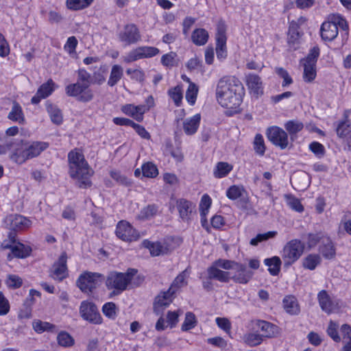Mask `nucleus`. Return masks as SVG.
Instances as JSON below:
<instances>
[{"label": "nucleus", "mask_w": 351, "mask_h": 351, "mask_svg": "<svg viewBox=\"0 0 351 351\" xmlns=\"http://www.w3.org/2000/svg\"><path fill=\"white\" fill-rule=\"evenodd\" d=\"M317 300L321 309L327 314H330L337 307L325 290H322L318 293Z\"/></svg>", "instance_id": "nucleus-20"}, {"label": "nucleus", "mask_w": 351, "mask_h": 351, "mask_svg": "<svg viewBox=\"0 0 351 351\" xmlns=\"http://www.w3.org/2000/svg\"><path fill=\"white\" fill-rule=\"evenodd\" d=\"M46 108L52 122L56 124H60L62 122V115L60 110L53 104L49 103L46 104Z\"/></svg>", "instance_id": "nucleus-38"}, {"label": "nucleus", "mask_w": 351, "mask_h": 351, "mask_svg": "<svg viewBox=\"0 0 351 351\" xmlns=\"http://www.w3.org/2000/svg\"><path fill=\"white\" fill-rule=\"evenodd\" d=\"M322 258L319 254H310L303 259L302 265L309 270L315 269L321 263Z\"/></svg>", "instance_id": "nucleus-31"}, {"label": "nucleus", "mask_w": 351, "mask_h": 351, "mask_svg": "<svg viewBox=\"0 0 351 351\" xmlns=\"http://www.w3.org/2000/svg\"><path fill=\"white\" fill-rule=\"evenodd\" d=\"M245 189L242 186L232 185L226 191V196L228 199L235 200L242 196Z\"/></svg>", "instance_id": "nucleus-46"}, {"label": "nucleus", "mask_w": 351, "mask_h": 351, "mask_svg": "<svg viewBox=\"0 0 351 351\" xmlns=\"http://www.w3.org/2000/svg\"><path fill=\"white\" fill-rule=\"evenodd\" d=\"M244 88L241 81L234 76L221 78L216 87V97L218 103L229 109L231 113L238 111L242 102Z\"/></svg>", "instance_id": "nucleus-1"}, {"label": "nucleus", "mask_w": 351, "mask_h": 351, "mask_svg": "<svg viewBox=\"0 0 351 351\" xmlns=\"http://www.w3.org/2000/svg\"><path fill=\"white\" fill-rule=\"evenodd\" d=\"M65 92L68 96L75 97L77 101L84 103L90 101L94 97L93 90L80 82L66 86Z\"/></svg>", "instance_id": "nucleus-7"}, {"label": "nucleus", "mask_w": 351, "mask_h": 351, "mask_svg": "<svg viewBox=\"0 0 351 351\" xmlns=\"http://www.w3.org/2000/svg\"><path fill=\"white\" fill-rule=\"evenodd\" d=\"M321 37L325 41H332L338 35V27L337 23L332 21H325L322 23L320 29Z\"/></svg>", "instance_id": "nucleus-18"}, {"label": "nucleus", "mask_w": 351, "mask_h": 351, "mask_svg": "<svg viewBox=\"0 0 351 351\" xmlns=\"http://www.w3.org/2000/svg\"><path fill=\"white\" fill-rule=\"evenodd\" d=\"M198 93V87L194 83H190L186 92V99L191 105H194Z\"/></svg>", "instance_id": "nucleus-48"}, {"label": "nucleus", "mask_w": 351, "mask_h": 351, "mask_svg": "<svg viewBox=\"0 0 351 351\" xmlns=\"http://www.w3.org/2000/svg\"><path fill=\"white\" fill-rule=\"evenodd\" d=\"M176 207L182 220L189 222L191 219L195 205L191 202L181 198L176 201Z\"/></svg>", "instance_id": "nucleus-15"}, {"label": "nucleus", "mask_w": 351, "mask_h": 351, "mask_svg": "<svg viewBox=\"0 0 351 351\" xmlns=\"http://www.w3.org/2000/svg\"><path fill=\"white\" fill-rule=\"evenodd\" d=\"M285 197L287 199V204L291 209L299 213L303 211L304 207L298 199L291 195H287Z\"/></svg>", "instance_id": "nucleus-57"}, {"label": "nucleus", "mask_w": 351, "mask_h": 351, "mask_svg": "<svg viewBox=\"0 0 351 351\" xmlns=\"http://www.w3.org/2000/svg\"><path fill=\"white\" fill-rule=\"evenodd\" d=\"M103 275L97 272L85 271L77 279L80 289L86 293H92L101 282Z\"/></svg>", "instance_id": "nucleus-5"}, {"label": "nucleus", "mask_w": 351, "mask_h": 351, "mask_svg": "<svg viewBox=\"0 0 351 351\" xmlns=\"http://www.w3.org/2000/svg\"><path fill=\"white\" fill-rule=\"evenodd\" d=\"M243 340L245 343L250 346H256L263 341V335L257 332H250L244 335Z\"/></svg>", "instance_id": "nucleus-45"}, {"label": "nucleus", "mask_w": 351, "mask_h": 351, "mask_svg": "<svg viewBox=\"0 0 351 351\" xmlns=\"http://www.w3.org/2000/svg\"><path fill=\"white\" fill-rule=\"evenodd\" d=\"M25 147L27 149L29 158L30 159L38 156L43 151L46 149L48 147V144L43 142H34L31 144L25 143Z\"/></svg>", "instance_id": "nucleus-25"}, {"label": "nucleus", "mask_w": 351, "mask_h": 351, "mask_svg": "<svg viewBox=\"0 0 351 351\" xmlns=\"http://www.w3.org/2000/svg\"><path fill=\"white\" fill-rule=\"evenodd\" d=\"M158 212V208L152 204L148 205L147 206L143 208L140 213L138 215V219L141 220H147L149 219L152 217H154Z\"/></svg>", "instance_id": "nucleus-42"}, {"label": "nucleus", "mask_w": 351, "mask_h": 351, "mask_svg": "<svg viewBox=\"0 0 351 351\" xmlns=\"http://www.w3.org/2000/svg\"><path fill=\"white\" fill-rule=\"evenodd\" d=\"M265 264L269 267V272L272 276L278 274L282 261L278 256H273L270 258H265L264 261Z\"/></svg>", "instance_id": "nucleus-32"}, {"label": "nucleus", "mask_w": 351, "mask_h": 351, "mask_svg": "<svg viewBox=\"0 0 351 351\" xmlns=\"http://www.w3.org/2000/svg\"><path fill=\"white\" fill-rule=\"evenodd\" d=\"M296 24H291L289 26L288 32V43L289 44H295L300 38V33L298 30Z\"/></svg>", "instance_id": "nucleus-58"}, {"label": "nucleus", "mask_w": 351, "mask_h": 351, "mask_svg": "<svg viewBox=\"0 0 351 351\" xmlns=\"http://www.w3.org/2000/svg\"><path fill=\"white\" fill-rule=\"evenodd\" d=\"M31 252L32 249L29 246H27L23 243H18L12 248L11 253L13 254V256L16 258H24L29 256Z\"/></svg>", "instance_id": "nucleus-30"}, {"label": "nucleus", "mask_w": 351, "mask_h": 351, "mask_svg": "<svg viewBox=\"0 0 351 351\" xmlns=\"http://www.w3.org/2000/svg\"><path fill=\"white\" fill-rule=\"evenodd\" d=\"M142 245L145 248L149 249L150 254L154 256L165 254L168 252L167 247L160 242H151L148 240H144Z\"/></svg>", "instance_id": "nucleus-24"}, {"label": "nucleus", "mask_w": 351, "mask_h": 351, "mask_svg": "<svg viewBox=\"0 0 351 351\" xmlns=\"http://www.w3.org/2000/svg\"><path fill=\"white\" fill-rule=\"evenodd\" d=\"M246 84L254 95L263 94V82L261 77L256 74L249 73L246 75Z\"/></svg>", "instance_id": "nucleus-21"}, {"label": "nucleus", "mask_w": 351, "mask_h": 351, "mask_svg": "<svg viewBox=\"0 0 351 351\" xmlns=\"http://www.w3.org/2000/svg\"><path fill=\"white\" fill-rule=\"evenodd\" d=\"M200 120V114H196L191 117L184 119L182 123L184 133L186 135L194 134L197 131Z\"/></svg>", "instance_id": "nucleus-22"}, {"label": "nucleus", "mask_w": 351, "mask_h": 351, "mask_svg": "<svg viewBox=\"0 0 351 351\" xmlns=\"http://www.w3.org/2000/svg\"><path fill=\"white\" fill-rule=\"evenodd\" d=\"M102 313L109 319H114L117 317V306L114 302H107L102 307Z\"/></svg>", "instance_id": "nucleus-52"}, {"label": "nucleus", "mask_w": 351, "mask_h": 351, "mask_svg": "<svg viewBox=\"0 0 351 351\" xmlns=\"http://www.w3.org/2000/svg\"><path fill=\"white\" fill-rule=\"evenodd\" d=\"M135 269H128L125 273L115 271H110L105 280V285L108 290H112L110 296H115L121 294L126 290L133 276L136 274Z\"/></svg>", "instance_id": "nucleus-3"}, {"label": "nucleus", "mask_w": 351, "mask_h": 351, "mask_svg": "<svg viewBox=\"0 0 351 351\" xmlns=\"http://www.w3.org/2000/svg\"><path fill=\"white\" fill-rule=\"evenodd\" d=\"M235 274L231 276L235 282L247 284L252 278L253 272L248 269L245 265L239 263L235 268Z\"/></svg>", "instance_id": "nucleus-16"}, {"label": "nucleus", "mask_w": 351, "mask_h": 351, "mask_svg": "<svg viewBox=\"0 0 351 351\" xmlns=\"http://www.w3.org/2000/svg\"><path fill=\"white\" fill-rule=\"evenodd\" d=\"M254 149L255 152L260 156H263L265 154V145L263 137L261 134H256L254 137Z\"/></svg>", "instance_id": "nucleus-50"}, {"label": "nucleus", "mask_w": 351, "mask_h": 351, "mask_svg": "<svg viewBox=\"0 0 351 351\" xmlns=\"http://www.w3.org/2000/svg\"><path fill=\"white\" fill-rule=\"evenodd\" d=\"M293 184L300 190H302L308 186L307 176L304 173H299L293 176Z\"/></svg>", "instance_id": "nucleus-53"}, {"label": "nucleus", "mask_w": 351, "mask_h": 351, "mask_svg": "<svg viewBox=\"0 0 351 351\" xmlns=\"http://www.w3.org/2000/svg\"><path fill=\"white\" fill-rule=\"evenodd\" d=\"M197 325V319L194 313L187 312L185 315V319L182 324L181 330L182 331H189L195 328Z\"/></svg>", "instance_id": "nucleus-44"}, {"label": "nucleus", "mask_w": 351, "mask_h": 351, "mask_svg": "<svg viewBox=\"0 0 351 351\" xmlns=\"http://www.w3.org/2000/svg\"><path fill=\"white\" fill-rule=\"evenodd\" d=\"M209 38L208 32L202 28L195 29L191 35L193 43L197 46L204 45Z\"/></svg>", "instance_id": "nucleus-27"}, {"label": "nucleus", "mask_w": 351, "mask_h": 351, "mask_svg": "<svg viewBox=\"0 0 351 351\" xmlns=\"http://www.w3.org/2000/svg\"><path fill=\"white\" fill-rule=\"evenodd\" d=\"M27 152L25 144H23L12 153L11 159L18 164H22L29 159Z\"/></svg>", "instance_id": "nucleus-34"}, {"label": "nucleus", "mask_w": 351, "mask_h": 351, "mask_svg": "<svg viewBox=\"0 0 351 351\" xmlns=\"http://www.w3.org/2000/svg\"><path fill=\"white\" fill-rule=\"evenodd\" d=\"M232 169V166L226 162L217 163L213 171V175L217 178H221L226 176Z\"/></svg>", "instance_id": "nucleus-33"}, {"label": "nucleus", "mask_w": 351, "mask_h": 351, "mask_svg": "<svg viewBox=\"0 0 351 351\" xmlns=\"http://www.w3.org/2000/svg\"><path fill=\"white\" fill-rule=\"evenodd\" d=\"M267 138L275 146L285 149L288 147L289 139L287 133L278 126H271L267 130Z\"/></svg>", "instance_id": "nucleus-9"}, {"label": "nucleus", "mask_w": 351, "mask_h": 351, "mask_svg": "<svg viewBox=\"0 0 351 351\" xmlns=\"http://www.w3.org/2000/svg\"><path fill=\"white\" fill-rule=\"evenodd\" d=\"M6 226L14 231L29 228L32 221L21 215H10L5 219Z\"/></svg>", "instance_id": "nucleus-13"}, {"label": "nucleus", "mask_w": 351, "mask_h": 351, "mask_svg": "<svg viewBox=\"0 0 351 351\" xmlns=\"http://www.w3.org/2000/svg\"><path fill=\"white\" fill-rule=\"evenodd\" d=\"M142 174L143 177L155 178L158 175V170L153 162H147L142 165Z\"/></svg>", "instance_id": "nucleus-41"}, {"label": "nucleus", "mask_w": 351, "mask_h": 351, "mask_svg": "<svg viewBox=\"0 0 351 351\" xmlns=\"http://www.w3.org/2000/svg\"><path fill=\"white\" fill-rule=\"evenodd\" d=\"M276 73L283 79L282 84V87L289 86L293 83V80L288 72L282 67L276 68Z\"/></svg>", "instance_id": "nucleus-61"}, {"label": "nucleus", "mask_w": 351, "mask_h": 351, "mask_svg": "<svg viewBox=\"0 0 351 351\" xmlns=\"http://www.w3.org/2000/svg\"><path fill=\"white\" fill-rule=\"evenodd\" d=\"M208 278L210 280H217L221 282H228L231 279V273L230 271H222L215 264L209 267L207 269Z\"/></svg>", "instance_id": "nucleus-19"}, {"label": "nucleus", "mask_w": 351, "mask_h": 351, "mask_svg": "<svg viewBox=\"0 0 351 351\" xmlns=\"http://www.w3.org/2000/svg\"><path fill=\"white\" fill-rule=\"evenodd\" d=\"M339 326L335 322L330 321L327 328L328 335L335 342H339L341 337L338 333Z\"/></svg>", "instance_id": "nucleus-56"}, {"label": "nucleus", "mask_w": 351, "mask_h": 351, "mask_svg": "<svg viewBox=\"0 0 351 351\" xmlns=\"http://www.w3.org/2000/svg\"><path fill=\"white\" fill-rule=\"evenodd\" d=\"M69 175L76 180V185L81 189L90 187V180L93 172L90 169L84 155L77 151L72 150L68 154Z\"/></svg>", "instance_id": "nucleus-2"}, {"label": "nucleus", "mask_w": 351, "mask_h": 351, "mask_svg": "<svg viewBox=\"0 0 351 351\" xmlns=\"http://www.w3.org/2000/svg\"><path fill=\"white\" fill-rule=\"evenodd\" d=\"M8 118L11 121L19 123L24 121V115L22 108L16 101L12 102V109L8 115Z\"/></svg>", "instance_id": "nucleus-28"}, {"label": "nucleus", "mask_w": 351, "mask_h": 351, "mask_svg": "<svg viewBox=\"0 0 351 351\" xmlns=\"http://www.w3.org/2000/svg\"><path fill=\"white\" fill-rule=\"evenodd\" d=\"M303 128V123L298 120H290L285 124V128L290 134L292 140L293 139V136H295Z\"/></svg>", "instance_id": "nucleus-35"}, {"label": "nucleus", "mask_w": 351, "mask_h": 351, "mask_svg": "<svg viewBox=\"0 0 351 351\" xmlns=\"http://www.w3.org/2000/svg\"><path fill=\"white\" fill-rule=\"evenodd\" d=\"M336 131L339 137L351 140V123L349 121H342L339 122Z\"/></svg>", "instance_id": "nucleus-36"}, {"label": "nucleus", "mask_w": 351, "mask_h": 351, "mask_svg": "<svg viewBox=\"0 0 351 351\" xmlns=\"http://www.w3.org/2000/svg\"><path fill=\"white\" fill-rule=\"evenodd\" d=\"M217 267L219 268H222L223 269L229 270V269H235L239 263H237L233 261L226 260V259H218L215 261L214 263Z\"/></svg>", "instance_id": "nucleus-59"}, {"label": "nucleus", "mask_w": 351, "mask_h": 351, "mask_svg": "<svg viewBox=\"0 0 351 351\" xmlns=\"http://www.w3.org/2000/svg\"><path fill=\"white\" fill-rule=\"evenodd\" d=\"M120 41L126 45L137 43L141 40V35L137 26L134 23L127 24L119 34Z\"/></svg>", "instance_id": "nucleus-10"}, {"label": "nucleus", "mask_w": 351, "mask_h": 351, "mask_svg": "<svg viewBox=\"0 0 351 351\" xmlns=\"http://www.w3.org/2000/svg\"><path fill=\"white\" fill-rule=\"evenodd\" d=\"M303 78L306 82H311L316 77V65L303 63Z\"/></svg>", "instance_id": "nucleus-43"}, {"label": "nucleus", "mask_w": 351, "mask_h": 351, "mask_svg": "<svg viewBox=\"0 0 351 351\" xmlns=\"http://www.w3.org/2000/svg\"><path fill=\"white\" fill-rule=\"evenodd\" d=\"M67 256L66 252L62 253L57 261H56L51 269L50 276L59 281L62 280L67 276Z\"/></svg>", "instance_id": "nucleus-12"}, {"label": "nucleus", "mask_w": 351, "mask_h": 351, "mask_svg": "<svg viewBox=\"0 0 351 351\" xmlns=\"http://www.w3.org/2000/svg\"><path fill=\"white\" fill-rule=\"evenodd\" d=\"M304 250V244L299 239H292L284 246L281 256L285 267H289L297 261Z\"/></svg>", "instance_id": "nucleus-4"}, {"label": "nucleus", "mask_w": 351, "mask_h": 351, "mask_svg": "<svg viewBox=\"0 0 351 351\" xmlns=\"http://www.w3.org/2000/svg\"><path fill=\"white\" fill-rule=\"evenodd\" d=\"M118 238L124 241L131 242L139 238L138 232L126 221H120L115 231Z\"/></svg>", "instance_id": "nucleus-11"}, {"label": "nucleus", "mask_w": 351, "mask_h": 351, "mask_svg": "<svg viewBox=\"0 0 351 351\" xmlns=\"http://www.w3.org/2000/svg\"><path fill=\"white\" fill-rule=\"evenodd\" d=\"M324 237L322 233H309L307 238L308 247L310 249L315 247L319 242H322Z\"/></svg>", "instance_id": "nucleus-62"}, {"label": "nucleus", "mask_w": 351, "mask_h": 351, "mask_svg": "<svg viewBox=\"0 0 351 351\" xmlns=\"http://www.w3.org/2000/svg\"><path fill=\"white\" fill-rule=\"evenodd\" d=\"M94 0H66V6L69 10H80L88 8Z\"/></svg>", "instance_id": "nucleus-39"}, {"label": "nucleus", "mask_w": 351, "mask_h": 351, "mask_svg": "<svg viewBox=\"0 0 351 351\" xmlns=\"http://www.w3.org/2000/svg\"><path fill=\"white\" fill-rule=\"evenodd\" d=\"M256 326L258 329L263 332V334L261 335H263V338H272L276 337L278 333V327L270 322L263 320H257Z\"/></svg>", "instance_id": "nucleus-23"}, {"label": "nucleus", "mask_w": 351, "mask_h": 351, "mask_svg": "<svg viewBox=\"0 0 351 351\" xmlns=\"http://www.w3.org/2000/svg\"><path fill=\"white\" fill-rule=\"evenodd\" d=\"M283 306L286 312L291 315H298L300 313V306L294 296H286L283 300Z\"/></svg>", "instance_id": "nucleus-26"}, {"label": "nucleus", "mask_w": 351, "mask_h": 351, "mask_svg": "<svg viewBox=\"0 0 351 351\" xmlns=\"http://www.w3.org/2000/svg\"><path fill=\"white\" fill-rule=\"evenodd\" d=\"M110 175L113 180L122 185L130 186L132 184L131 181L119 171H111Z\"/></svg>", "instance_id": "nucleus-63"}, {"label": "nucleus", "mask_w": 351, "mask_h": 351, "mask_svg": "<svg viewBox=\"0 0 351 351\" xmlns=\"http://www.w3.org/2000/svg\"><path fill=\"white\" fill-rule=\"evenodd\" d=\"M186 270L183 271L182 273H180L173 281V282L171 285V289H173L176 292L178 291V289L183 286L186 285L187 284L186 281Z\"/></svg>", "instance_id": "nucleus-55"}, {"label": "nucleus", "mask_w": 351, "mask_h": 351, "mask_svg": "<svg viewBox=\"0 0 351 351\" xmlns=\"http://www.w3.org/2000/svg\"><path fill=\"white\" fill-rule=\"evenodd\" d=\"M160 53V50L154 47L143 46L131 50L124 58L127 63L132 62L140 59L152 58Z\"/></svg>", "instance_id": "nucleus-8"}, {"label": "nucleus", "mask_w": 351, "mask_h": 351, "mask_svg": "<svg viewBox=\"0 0 351 351\" xmlns=\"http://www.w3.org/2000/svg\"><path fill=\"white\" fill-rule=\"evenodd\" d=\"M57 341L60 346L68 348L74 345L75 340L70 334L61 331L57 336Z\"/></svg>", "instance_id": "nucleus-40"}, {"label": "nucleus", "mask_w": 351, "mask_h": 351, "mask_svg": "<svg viewBox=\"0 0 351 351\" xmlns=\"http://www.w3.org/2000/svg\"><path fill=\"white\" fill-rule=\"evenodd\" d=\"M79 313L80 317L85 321L93 324H101L102 317L95 303L88 300H84L81 302Z\"/></svg>", "instance_id": "nucleus-6"}, {"label": "nucleus", "mask_w": 351, "mask_h": 351, "mask_svg": "<svg viewBox=\"0 0 351 351\" xmlns=\"http://www.w3.org/2000/svg\"><path fill=\"white\" fill-rule=\"evenodd\" d=\"M123 75V69L119 64L112 66L108 81V85L110 87L115 86Z\"/></svg>", "instance_id": "nucleus-29"}, {"label": "nucleus", "mask_w": 351, "mask_h": 351, "mask_svg": "<svg viewBox=\"0 0 351 351\" xmlns=\"http://www.w3.org/2000/svg\"><path fill=\"white\" fill-rule=\"evenodd\" d=\"M226 40L225 27L219 25L216 34V53L218 59L223 60L227 56Z\"/></svg>", "instance_id": "nucleus-14"}, {"label": "nucleus", "mask_w": 351, "mask_h": 351, "mask_svg": "<svg viewBox=\"0 0 351 351\" xmlns=\"http://www.w3.org/2000/svg\"><path fill=\"white\" fill-rule=\"evenodd\" d=\"M319 252L322 256L328 260L334 259L336 256V247L329 237H325L319 247Z\"/></svg>", "instance_id": "nucleus-17"}, {"label": "nucleus", "mask_w": 351, "mask_h": 351, "mask_svg": "<svg viewBox=\"0 0 351 351\" xmlns=\"http://www.w3.org/2000/svg\"><path fill=\"white\" fill-rule=\"evenodd\" d=\"M23 284V280L21 277L17 275L10 274L8 275L6 280V285L10 289H18L21 287Z\"/></svg>", "instance_id": "nucleus-60"}, {"label": "nucleus", "mask_w": 351, "mask_h": 351, "mask_svg": "<svg viewBox=\"0 0 351 351\" xmlns=\"http://www.w3.org/2000/svg\"><path fill=\"white\" fill-rule=\"evenodd\" d=\"M309 149L318 158H322L325 154L324 145L318 142L314 141L309 145Z\"/></svg>", "instance_id": "nucleus-64"}, {"label": "nucleus", "mask_w": 351, "mask_h": 351, "mask_svg": "<svg viewBox=\"0 0 351 351\" xmlns=\"http://www.w3.org/2000/svg\"><path fill=\"white\" fill-rule=\"evenodd\" d=\"M32 326L34 330L38 333H42L45 331L53 332L56 328V326L54 324L38 319L33 322Z\"/></svg>", "instance_id": "nucleus-37"}, {"label": "nucleus", "mask_w": 351, "mask_h": 351, "mask_svg": "<svg viewBox=\"0 0 351 351\" xmlns=\"http://www.w3.org/2000/svg\"><path fill=\"white\" fill-rule=\"evenodd\" d=\"M277 235L276 231H269L265 233L258 234L256 237L252 239L250 241V245L256 246L262 241L274 238Z\"/></svg>", "instance_id": "nucleus-47"}, {"label": "nucleus", "mask_w": 351, "mask_h": 351, "mask_svg": "<svg viewBox=\"0 0 351 351\" xmlns=\"http://www.w3.org/2000/svg\"><path fill=\"white\" fill-rule=\"evenodd\" d=\"M54 82L52 80H49L46 83L42 84L38 89V94H40L43 98L49 96L54 90Z\"/></svg>", "instance_id": "nucleus-49"}, {"label": "nucleus", "mask_w": 351, "mask_h": 351, "mask_svg": "<svg viewBox=\"0 0 351 351\" xmlns=\"http://www.w3.org/2000/svg\"><path fill=\"white\" fill-rule=\"evenodd\" d=\"M169 97L173 100L176 106H179L182 99V90L180 86L169 90L168 91Z\"/></svg>", "instance_id": "nucleus-54"}, {"label": "nucleus", "mask_w": 351, "mask_h": 351, "mask_svg": "<svg viewBox=\"0 0 351 351\" xmlns=\"http://www.w3.org/2000/svg\"><path fill=\"white\" fill-rule=\"evenodd\" d=\"M319 56V48L317 46L313 47L308 53L306 58L301 60L302 62L305 64H311L316 65L317 58Z\"/></svg>", "instance_id": "nucleus-51"}]
</instances>
